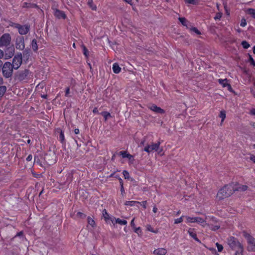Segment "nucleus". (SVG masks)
Segmentation results:
<instances>
[{"label":"nucleus","mask_w":255,"mask_h":255,"mask_svg":"<svg viewBox=\"0 0 255 255\" xmlns=\"http://www.w3.org/2000/svg\"><path fill=\"white\" fill-rule=\"evenodd\" d=\"M14 27L17 29L18 32L21 35H25L28 33L29 30V26L27 25H21L19 24L15 23Z\"/></svg>","instance_id":"9"},{"label":"nucleus","mask_w":255,"mask_h":255,"mask_svg":"<svg viewBox=\"0 0 255 255\" xmlns=\"http://www.w3.org/2000/svg\"><path fill=\"white\" fill-rule=\"evenodd\" d=\"M220 226L219 225H212L210 227V229L213 231H216L220 228Z\"/></svg>","instance_id":"45"},{"label":"nucleus","mask_w":255,"mask_h":255,"mask_svg":"<svg viewBox=\"0 0 255 255\" xmlns=\"http://www.w3.org/2000/svg\"><path fill=\"white\" fill-rule=\"evenodd\" d=\"M101 115L104 117L105 121H107L108 118L111 117L110 113L108 112H102Z\"/></svg>","instance_id":"31"},{"label":"nucleus","mask_w":255,"mask_h":255,"mask_svg":"<svg viewBox=\"0 0 255 255\" xmlns=\"http://www.w3.org/2000/svg\"><path fill=\"white\" fill-rule=\"evenodd\" d=\"M22 56L21 53H17L12 59V66L14 70L18 69L22 64Z\"/></svg>","instance_id":"7"},{"label":"nucleus","mask_w":255,"mask_h":255,"mask_svg":"<svg viewBox=\"0 0 255 255\" xmlns=\"http://www.w3.org/2000/svg\"><path fill=\"white\" fill-rule=\"evenodd\" d=\"M234 193V187L232 184L225 185L222 188L220 189L218 193L217 197L220 200L230 197Z\"/></svg>","instance_id":"1"},{"label":"nucleus","mask_w":255,"mask_h":255,"mask_svg":"<svg viewBox=\"0 0 255 255\" xmlns=\"http://www.w3.org/2000/svg\"><path fill=\"white\" fill-rule=\"evenodd\" d=\"M54 11V15L55 17L58 18H63L65 19L66 17V14L65 13L61 10H60L56 8H53Z\"/></svg>","instance_id":"15"},{"label":"nucleus","mask_w":255,"mask_h":255,"mask_svg":"<svg viewBox=\"0 0 255 255\" xmlns=\"http://www.w3.org/2000/svg\"><path fill=\"white\" fill-rule=\"evenodd\" d=\"M149 109L151 111L154 112L156 113H160L163 114L164 113V111L161 109L160 107H157L155 105H151L148 106Z\"/></svg>","instance_id":"17"},{"label":"nucleus","mask_w":255,"mask_h":255,"mask_svg":"<svg viewBox=\"0 0 255 255\" xmlns=\"http://www.w3.org/2000/svg\"><path fill=\"white\" fill-rule=\"evenodd\" d=\"M167 251L164 248H158L154 250L153 254L156 255H165Z\"/></svg>","instance_id":"18"},{"label":"nucleus","mask_w":255,"mask_h":255,"mask_svg":"<svg viewBox=\"0 0 255 255\" xmlns=\"http://www.w3.org/2000/svg\"><path fill=\"white\" fill-rule=\"evenodd\" d=\"M242 45L245 49H248L250 46V45L246 41H243L242 42Z\"/></svg>","instance_id":"41"},{"label":"nucleus","mask_w":255,"mask_h":255,"mask_svg":"<svg viewBox=\"0 0 255 255\" xmlns=\"http://www.w3.org/2000/svg\"><path fill=\"white\" fill-rule=\"evenodd\" d=\"M33 176L35 178H38L40 177V174H34L33 173Z\"/></svg>","instance_id":"62"},{"label":"nucleus","mask_w":255,"mask_h":255,"mask_svg":"<svg viewBox=\"0 0 255 255\" xmlns=\"http://www.w3.org/2000/svg\"><path fill=\"white\" fill-rule=\"evenodd\" d=\"M250 61L251 62V64H252L254 66H255V62L252 56H250Z\"/></svg>","instance_id":"51"},{"label":"nucleus","mask_w":255,"mask_h":255,"mask_svg":"<svg viewBox=\"0 0 255 255\" xmlns=\"http://www.w3.org/2000/svg\"><path fill=\"white\" fill-rule=\"evenodd\" d=\"M247 13L250 14L253 18H255V9L253 8H249L247 10Z\"/></svg>","instance_id":"32"},{"label":"nucleus","mask_w":255,"mask_h":255,"mask_svg":"<svg viewBox=\"0 0 255 255\" xmlns=\"http://www.w3.org/2000/svg\"><path fill=\"white\" fill-rule=\"evenodd\" d=\"M222 17L221 13H218L216 14V16L215 17V19H220Z\"/></svg>","instance_id":"50"},{"label":"nucleus","mask_w":255,"mask_h":255,"mask_svg":"<svg viewBox=\"0 0 255 255\" xmlns=\"http://www.w3.org/2000/svg\"><path fill=\"white\" fill-rule=\"evenodd\" d=\"M134 219L133 218L130 222V225L132 227L135 228V224H134Z\"/></svg>","instance_id":"54"},{"label":"nucleus","mask_w":255,"mask_h":255,"mask_svg":"<svg viewBox=\"0 0 255 255\" xmlns=\"http://www.w3.org/2000/svg\"><path fill=\"white\" fill-rule=\"evenodd\" d=\"M184 217V216L182 215L180 218L175 219L174 220V224H178L179 223H181L183 222V218Z\"/></svg>","instance_id":"36"},{"label":"nucleus","mask_w":255,"mask_h":255,"mask_svg":"<svg viewBox=\"0 0 255 255\" xmlns=\"http://www.w3.org/2000/svg\"><path fill=\"white\" fill-rule=\"evenodd\" d=\"M227 87L228 88V90H229L230 91H231L232 87H231V86L229 84H228V85H227Z\"/></svg>","instance_id":"61"},{"label":"nucleus","mask_w":255,"mask_h":255,"mask_svg":"<svg viewBox=\"0 0 255 255\" xmlns=\"http://www.w3.org/2000/svg\"><path fill=\"white\" fill-rule=\"evenodd\" d=\"M31 46L33 50L34 51H36L38 49V46L37 44L36 40L35 39H33L31 42Z\"/></svg>","instance_id":"33"},{"label":"nucleus","mask_w":255,"mask_h":255,"mask_svg":"<svg viewBox=\"0 0 255 255\" xmlns=\"http://www.w3.org/2000/svg\"><path fill=\"white\" fill-rule=\"evenodd\" d=\"M121 157L122 158H128V159H130L132 156L130 154L128 153L126 151H121L116 154H114L113 155L112 159H113V158Z\"/></svg>","instance_id":"11"},{"label":"nucleus","mask_w":255,"mask_h":255,"mask_svg":"<svg viewBox=\"0 0 255 255\" xmlns=\"http://www.w3.org/2000/svg\"><path fill=\"white\" fill-rule=\"evenodd\" d=\"M188 233L189 236L194 239L196 241L201 243L200 240L197 238L195 229L194 228H189Z\"/></svg>","instance_id":"16"},{"label":"nucleus","mask_w":255,"mask_h":255,"mask_svg":"<svg viewBox=\"0 0 255 255\" xmlns=\"http://www.w3.org/2000/svg\"><path fill=\"white\" fill-rule=\"evenodd\" d=\"M218 82L221 85H222V86L223 87H226L228 85V80L227 79H218Z\"/></svg>","instance_id":"27"},{"label":"nucleus","mask_w":255,"mask_h":255,"mask_svg":"<svg viewBox=\"0 0 255 255\" xmlns=\"http://www.w3.org/2000/svg\"><path fill=\"white\" fill-rule=\"evenodd\" d=\"M83 53L86 56H87L88 50L86 49L85 47H84L83 48Z\"/></svg>","instance_id":"53"},{"label":"nucleus","mask_w":255,"mask_h":255,"mask_svg":"<svg viewBox=\"0 0 255 255\" xmlns=\"http://www.w3.org/2000/svg\"><path fill=\"white\" fill-rule=\"evenodd\" d=\"M187 223H196L197 217H192L190 216H186Z\"/></svg>","instance_id":"22"},{"label":"nucleus","mask_w":255,"mask_h":255,"mask_svg":"<svg viewBox=\"0 0 255 255\" xmlns=\"http://www.w3.org/2000/svg\"><path fill=\"white\" fill-rule=\"evenodd\" d=\"M13 69L14 68L12 67V64L10 62H5L1 69L3 76L5 78L11 77L13 74Z\"/></svg>","instance_id":"4"},{"label":"nucleus","mask_w":255,"mask_h":255,"mask_svg":"<svg viewBox=\"0 0 255 255\" xmlns=\"http://www.w3.org/2000/svg\"><path fill=\"white\" fill-rule=\"evenodd\" d=\"M160 144V142L157 143L152 142L149 144H146L144 145V150L148 153L157 151L159 149Z\"/></svg>","instance_id":"6"},{"label":"nucleus","mask_w":255,"mask_h":255,"mask_svg":"<svg viewBox=\"0 0 255 255\" xmlns=\"http://www.w3.org/2000/svg\"><path fill=\"white\" fill-rule=\"evenodd\" d=\"M231 184H232V185H233V186L234 187V193L236 191H245L248 188V186H247L246 185H241V184H239L238 183H232Z\"/></svg>","instance_id":"12"},{"label":"nucleus","mask_w":255,"mask_h":255,"mask_svg":"<svg viewBox=\"0 0 255 255\" xmlns=\"http://www.w3.org/2000/svg\"><path fill=\"white\" fill-rule=\"evenodd\" d=\"M69 92H70V88L69 87L66 88V90H65V96L67 97L68 96Z\"/></svg>","instance_id":"52"},{"label":"nucleus","mask_w":255,"mask_h":255,"mask_svg":"<svg viewBox=\"0 0 255 255\" xmlns=\"http://www.w3.org/2000/svg\"><path fill=\"white\" fill-rule=\"evenodd\" d=\"M120 184V191L121 192L122 195L124 197V195L126 194L125 189L124 187V183L123 181L121 178L119 179Z\"/></svg>","instance_id":"24"},{"label":"nucleus","mask_w":255,"mask_h":255,"mask_svg":"<svg viewBox=\"0 0 255 255\" xmlns=\"http://www.w3.org/2000/svg\"><path fill=\"white\" fill-rule=\"evenodd\" d=\"M15 47L17 49L22 50L25 47L24 38L22 36H18L15 40Z\"/></svg>","instance_id":"10"},{"label":"nucleus","mask_w":255,"mask_h":255,"mask_svg":"<svg viewBox=\"0 0 255 255\" xmlns=\"http://www.w3.org/2000/svg\"><path fill=\"white\" fill-rule=\"evenodd\" d=\"M11 37L9 34L4 33L0 37V47H7L10 44Z\"/></svg>","instance_id":"5"},{"label":"nucleus","mask_w":255,"mask_h":255,"mask_svg":"<svg viewBox=\"0 0 255 255\" xmlns=\"http://www.w3.org/2000/svg\"><path fill=\"white\" fill-rule=\"evenodd\" d=\"M123 174L124 175V176L125 177V179H129V174L128 173V172L127 170H124L123 172Z\"/></svg>","instance_id":"47"},{"label":"nucleus","mask_w":255,"mask_h":255,"mask_svg":"<svg viewBox=\"0 0 255 255\" xmlns=\"http://www.w3.org/2000/svg\"><path fill=\"white\" fill-rule=\"evenodd\" d=\"M125 1H126L127 3L130 4V5H132V4L133 3V1H132V0H125Z\"/></svg>","instance_id":"57"},{"label":"nucleus","mask_w":255,"mask_h":255,"mask_svg":"<svg viewBox=\"0 0 255 255\" xmlns=\"http://www.w3.org/2000/svg\"><path fill=\"white\" fill-rule=\"evenodd\" d=\"M6 90V87L5 86H0V98L2 97Z\"/></svg>","instance_id":"30"},{"label":"nucleus","mask_w":255,"mask_h":255,"mask_svg":"<svg viewBox=\"0 0 255 255\" xmlns=\"http://www.w3.org/2000/svg\"><path fill=\"white\" fill-rule=\"evenodd\" d=\"M45 161L46 160H34V163H36L41 167H45Z\"/></svg>","instance_id":"29"},{"label":"nucleus","mask_w":255,"mask_h":255,"mask_svg":"<svg viewBox=\"0 0 255 255\" xmlns=\"http://www.w3.org/2000/svg\"><path fill=\"white\" fill-rule=\"evenodd\" d=\"M216 246L218 249V251L219 252H222L223 251L224 248L222 245L218 243H216Z\"/></svg>","instance_id":"40"},{"label":"nucleus","mask_w":255,"mask_h":255,"mask_svg":"<svg viewBox=\"0 0 255 255\" xmlns=\"http://www.w3.org/2000/svg\"><path fill=\"white\" fill-rule=\"evenodd\" d=\"M228 245L230 248L236 251V255L242 254L244 249L243 245L240 243L238 239L234 237H230L228 239Z\"/></svg>","instance_id":"2"},{"label":"nucleus","mask_w":255,"mask_h":255,"mask_svg":"<svg viewBox=\"0 0 255 255\" xmlns=\"http://www.w3.org/2000/svg\"><path fill=\"white\" fill-rule=\"evenodd\" d=\"M146 230L150 232L154 233H157V231H155L154 230L153 228H152L150 225H147L146 226Z\"/></svg>","instance_id":"38"},{"label":"nucleus","mask_w":255,"mask_h":255,"mask_svg":"<svg viewBox=\"0 0 255 255\" xmlns=\"http://www.w3.org/2000/svg\"><path fill=\"white\" fill-rule=\"evenodd\" d=\"M247 25V22L245 19H242L240 25L242 27H245Z\"/></svg>","instance_id":"49"},{"label":"nucleus","mask_w":255,"mask_h":255,"mask_svg":"<svg viewBox=\"0 0 255 255\" xmlns=\"http://www.w3.org/2000/svg\"><path fill=\"white\" fill-rule=\"evenodd\" d=\"M14 54V49L13 47H8L5 50L4 57L5 59L11 58Z\"/></svg>","instance_id":"14"},{"label":"nucleus","mask_w":255,"mask_h":255,"mask_svg":"<svg viewBox=\"0 0 255 255\" xmlns=\"http://www.w3.org/2000/svg\"><path fill=\"white\" fill-rule=\"evenodd\" d=\"M93 112L94 113H95V114H97L98 113V109L97 108H95L93 110Z\"/></svg>","instance_id":"59"},{"label":"nucleus","mask_w":255,"mask_h":255,"mask_svg":"<svg viewBox=\"0 0 255 255\" xmlns=\"http://www.w3.org/2000/svg\"><path fill=\"white\" fill-rule=\"evenodd\" d=\"M140 203V202L136 201H126L124 205L125 206H134L136 205L137 204Z\"/></svg>","instance_id":"21"},{"label":"nucleus","mask_w":255,"mask_h":255,"mask_svg":"<svg viewBox=\"0 0 255 255\" xmlns=\"http://www.w3.org/2000/svg\"><path fill=\"white\" fill-rule=\"evenodd\" d=\"M186 3L192 4H196L198 3V0H185Z\"/></svg>","instance_id":"46"},{"label":"nucleus","mask_w":255,"mask_h":255,"mask_svg":"<svg viewBox=\"0 0 255 255\" xmlns=\"http://www.w3.org/2000/svg\"><path fill=\"white\" fill-rule=\"evenodd\" d=\"M179 20L180 21V22L183 25L186 26L187 27V23L188 21L187 20V19L184 17H179Z\"/></svg>","instance_id":"34"},{"label":"nucleus","mask_w":255,"mask_h":255,"mask_svg":"<svg viewBox=\"0 0 255 255\" xmlns=\"http://www.w3.org/2000/svg\"><path fill=\"white\" fill-rule=\"evenodd\" d=\"M87 222H88V224L89 225H90L91 227H92L93 228H94L95 227H96V223H95L94 220L92 218L90 217V216H88L87 218Z\"/></svg>","instance_id":"25"},{"label":"nucleus","mask_w":255,"mask_h":255,"mask_svg":"<svg viewBox=\"0 0 255 255\" xmlns=\"http://www.w3.org/2000/svg\"><path fill=\"white\" fill-rule=\"evenodd\" d=\"M113 72L116 74H118L121 72V68L118 63H115L113 65Z\"/></svg>","instance_id":"20"},{"label":"nucleus","mask_w":255,"mask_h":255,"mask_svg":"<svg viewBox=\"0 0 255 255\" xmlns=\"http://www.w3.org/2000/svg\"><path fill=\"white\" fill-rule=\"evenodd\" d=\"M190 30L193 32H195L196 34L198 35H200L201 34L200 31L196 27H191L190 28Z\"/></svg>","instance_id":"43"},{"label":"nucleus","mask_w":255,"mask_h":255,"mask_svg":"<svg viewBox=\"0 0 255 255\" xmlns=\"http://www.w3.org/2000/svg\"><path fill=\"white\" fill-rule=\"evenodd\" d=\"M66 181L60 183L61 186H64L66 188L68 187L70 183L72 181L73 176L72 173H67L66 176Z\"/></svg>","instance_id":"13"},{"label":"nucleus","mask_w":255,"mask_h":255,"mask_svg":"<svg viewBox=\"0 0 255 255\" xmlns=\"http://www.w3.org/2000/svg\"><path fill=\"white\" fill-rule=\"evenodd\" d=\"M134 232L136 233V234H137L139 236H140L142 234V230L140 227H137V228H134Z\"/></svg>","instance_id":"39"},{"label":"nucleus","mask_w":255,"mask_h":255,"mask_svg":"<svg viewBox=\"0 0 255 255\" xmlns=\"http://www.w3.org/2000/svg\"><path fill=\"white\" fill-rule=\"evenodd\" d=\"M158 210V209L156 207V206H154L153 207V209H152V211L154 213H156L157 212Z\"/></svg>","instance_id":"56"},{"label":"nucleus","mask_w":255,"mask_h":255,"mask_svg":"<svg viewBox=\"0 0 255 255\" xmlns=\"http://www.w3.org/2000/svg\"><path fill=\"white\" fill-rule=\"evenodd\" d=\"M251 125L255 128V122L252 123Z\"/></svg>","instance_id":"64"},{"label":"nucleus","mask_w":255,"mask_h":255,"mask_svg":"<svg viewBox=\"0 0 255 255\" xmlns=\"http://www.w3.org/2000/svg\"><path fill=\"white\" fill-rule=\"evenodd\" d=\"M114 220H115L116 223L119 224L121 225H127V224L128 223L127 221L125 220H122L120 218L116 219V218L113 217V219H111V220L114 224Z\"/></svg>","instance_id":"19"},{"label":"nucleus","mask_w":255,"mask_h":255,"mask_svg":"<svg viewBox=\"0 0 255 255\" xmlns=\"http://www.w3.org/2000/svg\"><path fill=\"white\" fill-rule=\"evenodd\" d=\"M219 117L222 119L221 124L222 125L226 118V112L224 111H222L220 112Z\"/></svg>","instance_id":"35"},{"label":"nucleus","mask_w":255,"mask_h":255,"mask_svg":"<svg viewBox=\"0 0 255 255\" xmlns=\"http://www.w3.org/2000/svg\"><path fill=\"white\" fill-rule=\"evenodd\" d=\"M22 235H23V232L22 231H20L17 233L16 236H22Z\"/></svg>","instance_id":"60"},{"label":"nucleus","mask_w":255,"mask_h":255,"mask_svg":"<svg viewBox=\"0 0 255 255\" xmlns=\"http://www.w3.org/2000/svg\"><path fill=\"white\" fill-rule=\"evenodd\" d=\"M37 6L36 4L31 3L24 2L22 4L23 7L29 8V7H36Z\"/></svg>","instance_id":"28"},{"label":"nucleus","mask_w":255,"mask_h":255,"mask_svg":"<svg viewBox=\"0 0 255 255\" xmlns=\"http://www.w3.org/2000/svg\"><path fill=\"white\" fill-rule=\"evenodd\" d=\"M74 131L75 134H77L79 133V129L78 128H75Z\"/></svg>","instance_id":"58"},{"label":"nucleus","mask_w":255,"mask_h":255,"mask_svg":"<svg viewBox=\"0 0 255 255\" xmlns=\"http://www.w3.org/2000/svg\"><path fill=\"white\" fill-rule=\"evenodd\" d=\"M76 216L78 218H81V219H84V218H85L86 217V216L84 213H82L81 212H78L76 214Z\"/></svg>","instance_id":"42"},{"label":"nucleus","mask_w":255,"mask_h":255,"mask_svg":"<svg viewBox=\"0 0 255 255\" xmlns=\"http://www.w3.org/2000/svg\"><path fill=\"white\" fill-rule=\"evenodd\" d=\"M29 71L27 69L18 71L16 74V78L19 81H24L27 80L29 75Z\"/></svg>","instance_id":"8"},{"label":"nucleus","mask_w":255,"mask_h":255,"mask_svg":"<svg viewBox=\"0 0 255 255\" xmlns=\"http://www.w3.org/2000/svg\"><path fill=\"white\" fill-rule=\"evenodd\" d=\"M59 140L61 141V143H65V138H64V135L63 131H61L59 135Z\"/></svg>","instance_id":"37"},{"label":"nucleus","mask_w":255,"mask_h":255,"mask_svg":"<svg viewBox=\"0 0 255 255\" xmlns=\"http://www.w3.org/2000/svg\"><path fill=\"white\" fill-rule=\"evenodd\" d=\"M250 114L255 116V108H253L250 110Z\"/></svg>","instance_id":"55"},{"label":"nucleus","mask_w":255,"mask_h":255,"mask_svg":"<svg viewBox=\"0 0 255 255\" xmlns=\"http://www.w3.org/2000/svg\"><path fill=\"white\" fill-rule=\"evenodd\" d=\"M243 235L247 240L248 246L247 250L249 252H255V238L247 231L243 232Z\"/></svg>","instance_id":"3"},{"label":"nucleus","mask_w":255,"mask_h":255,"mask_svg":"<svg viewBox=\"0 0 255 255\" xmlns=\"http://www.w3.org/2000/svg\"><path fill=\"white\" fill-rule=\"evenodd\" d=\"M147 201H143L141 202H140L138 204L141 205L144 209H146L147 207Z\"/></svg>","instance_id":"48"},{"label":"nucleus","mask_w":255,"mask_h":255,"mask_svg":"<svg viewBox=\"0 0 255 255\" xmlns=\"http://www.w3.org/2000/svg\"><path fill=\"white\" fill-rule=\"evenodd\" d=\"M93 0H88V3L93 10L96 9V6L92 4Z\"/></svg>","instance_id":"44"},{"label":"nucleus","mask_w":255,"mask_h":255,"mask_svg":"<svg viewBox=\"0 0 255 255\" xmlns=\"http://www.w3.org/2000/svg\"><path fill=\"white\" fill-rule=\"evenodd\" d=\"M103 215L105 221L106 222H108V220L110 219V217L109 214L106 209H104L103 210Z\"/></svg>","instance_id":"26"},{"label":"nucleus","mask_w":255,"mask_h":255,"mask_svg":"<svg viewBox=\"0 0 255 255\" xmlns=\"http://www.w3.org/2000/svg\"><path fill=\"white\" fill-rule=\"evenodd\" d=\"M32 156L31 155H29L26 159H32Z\"/></svg>","instance_id":"63"},{"label":"nucleus","mask_w":255,"mask_h":255,"mask_svg":"<svg viewBox=\"0 0 255 255\" xmlns=\"http://www.w3.org/2000/svg\"><path fill=\"white\" fill-rule=\"evenodd\" d=\"M196 223L200 224L203 227H205L207 224L205 220L200 217H197Z\"/></svg>","instance_id":"23"}]
</instances>
